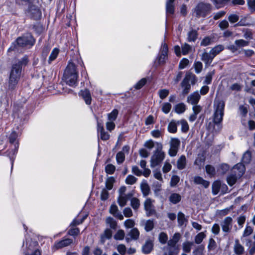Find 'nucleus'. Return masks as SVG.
Returning a JSON list of instances; mask_svg holds the SVG:
<instances>
[{"label": "nucleus", "instance_id": "obj_42", "mask_svg": "<svg viewBox=\"0 0 255 255\" xmlns=\"http://www.w3.org/2000/svg\"><path fill=\"white\" fill-rule=\"evenodd\" d=\"M197 32L195 30H192L188 32V41L189 42H194L197 38Z\"/></svg>", "mask_w": 255, "mask_h": 255}, {"label": "nucleus", "instance_id": "obj_52", "mask_svg": "<svg viewBox=\"0 0 255 255\" xmlns=\"http://www.w3.org/2000/svg\"><path fill=\"white\" fill-rule=\"evenodd\" d=\"M172 106L169 103L166 102L163 103L161 110L165 114H167L171 110Z\"/></svg>", "mask_w": 255, "mask_h": 255}, {"label": "nucleus", "instance_id": "obj_55", "mask_svg": "<svg viewBox=\"0 0 255 255\" xmlns=\"http://www.w3.org/2000/svg\"><path fill=\"white\" fill-rule=\"evenodd\" d=\"M125 236V232L123 230H119L114 235V239L116 240H122Z\"/></svg>", "mask_w": 255, "mask_h": 255}, {"label": "nucleus", "instance_id": "obj_36", "mask_svg": "<svg viewBox=\"0 0 255 255\" xmlns=\"http://www.w3.org/2000/svg\"><path fill=\"white\" fill-rule=\"evenodd\" d=\"M158 239L161 244L165 245L168 242V237L166 233L162 232L159 234Z\"/></svg>", "mask_w": 255, "mask_h": 255}, {"label": "nucleus", "instance_id": "obj_59", "mask_svg": "<svg viewBox=\"0 0 255 255\" xmlns=\"http://www.w3.org/2000/svg\"><path fill=\"white\" fill-rule=\"evenodd\" d=\"M181 49L182 54L183 55H186L191 49V47L188 44L185 43L184 44L182 45Z\"/></svg>", "mask_w": 255, "mask_h": 255}, {"label": "nucleus", "instance_id": "obj_17", "mask_svg": "<svg viewBox=\"0 0 255 255\" xmlns=\"http://www.w3.org/2000/svg\"><path fill=\"white\" fill-rule=\"evenodd\" d=\"M73 242L72 239H65L55 244L54 247L56 249H58L65 247H67L71 245Z\"/></svg>", "mask_w": 255, "mask_h": 255}, {"label": "nucleus", "instance_id": "obj_2", "mask_svg": "<svg viewBox=\"0 0 255 255\" xmlns=\"http://www.w3.org/2000/svg\"><path fill=\"white\" fill-rule=\"evenodd\" d=\"M181 238V234L175 233L168 241L167 245L162 248L163 255H177L180 250L177 244Z\"/></svg>", "mask_w": 255, "mask_h": 255}, {"label": "nucleus", "instance_id": "obj_3", "mask_svg": "<svg viewBox=\"0 0 255 255\" xmlns=\"http://www.w3.org/2000/svg\"><path fill=\"white\" fill-rule=\"evenodd\" d=\"M78 72L75 65L69 62L64 73L63 80L71 87H75L77 85Z\"/></svg>", "mask_w": 255, "mask_h": 255}, {"label": "nucleus", "instance_id": "obj_31", "mask_svg": "<svg viewBox=\"0 0 255 255\" xmlns=\"http://www.w3.org/2000/svg\"><path fill=\"white\" fill-rule=\"evenodd\" d=\"M19 78H16L15 76H10L8 83V89L13 90L18 81Z\"/></svg>", "mask_w": 255, "mask_h": 255}, {"label": "nucleus", "instance_id": "obj_11", "mask_svg": "<svg viewBox=\"0 0 255 255\" xmlns=\"http://www.w3.org/2000/svg\"><path fill=\"white\" fill-rule=\"evenodd\" d=\"M26 12L32 19L35 20L39 19L41 17V12L39 8L32 3L28 7Z\"/></svg>", "mask_w": 255, "mask_h": 255}, {"label": "nucleus", "instance_id": "obj_57", "mask_svg": "<svg viewBox=\"0 0 255 255\" xmlns=\"http://www.w3.org/2000/svg\"><path fill=\"white\" fill-rule=\"evenodd\" d=\"M116 170V167L112 164H108L105 167V171L107 174H113Z\"/></svg>", "mask_w": 255, "mask_h": 255}, {"label": "nucleus", "instance_id": "obj_45", "mask_svg": "<svg viewBox=\"0 0 255 255\" xmlns=\"http://www.w3.org/2000/svg\"><path fill=\"white\" fill-rule=\"evenodd\" d=\"M179 122V125L181 126V131L184 133L187 132L189 130V126L187 122V121L185 120H181L180 121H178Z\"/></svg>", "mask_w": 255, "mask_h": 255}, {"label": "nucleus", "instance_id": "obj_26", "mask_svg": "<svg viewBox=\"0 0 255 255\" xmlns=\"http://www.w3.org/2000/svg\"><path fill=\"white\" fill-rule=\"evenodd\" d=\"M186 165V158L185 155H181L177 161V167L179 170L183 169Z\"/></svg>", "mask_w": 255, "mask_h": 255}, {"label": "nucleus", "instance_id": "obj_20", "mask_svg": "<svg viewBox=\"0 0 255 255\" xmlns=\"http://www.w3.org/2000/svg\"><path fill=\"white\" fill-rule=\"evenodd\" d=\"M153 243L152 241L147 240L143 245L142 248V252L145 254L150 253L153 249Z\"/></svg>", "mask_w": 255, "mask_h": 255}, {"label": "nucleus", "instance_id": "obj_14", "mask_svg": "<svg viewBox=\"0 0 255 255\" xmlns=\"http://www.w3.org/2000/svg\"><path fill=\"white\" fill-rule=\"evenodd\" d=\"M139 236V232L137 228L132 229L128 234L126 240L127 242H129L131 240H136Z\"/></svg>", "mask_w": 255, "mask_h": 255}, {"label": "nucleus", "instance_id": "obj_35", "mask_svg": "<svg viewBox=\"0 0 255 255\" xmlns=\"http://www.w3.org/2000/svg\"><path fill=\"white\" fill-rule=\"evenodd\" d=\"M181 196L177 193L171 194L169 198L170 202L174 204L179 203L181 201Z\"/></svg>", "mask_w": 255, "mask_h": 255}, {"label": "nucleus", "instance_id": "obj_21", "mask_svg": "<svg viewBox=\"0 0 255 255\" xmlns=\"http://www.w3.org/2000/svg\"><path fill=\"white\" fill-rule=\"evenodd\" d=\"M194 182L196 184L203 186L205 188H208L210 185V182L209 181L204 180L202 177L198 176L194 177Z\"/></svg>", "mask_w": 255, "mask_h": 255}, {"label": "nucleus", "instance_id": "obj_25", "mask_svg": "<svg viewBox=\"0 0 255 255\" xmlns=\"http://www.w3.org/2000/svg\"><path fill=\"white\" fill-rule=\"evenodd\" d=\"M131 193H128L127 195H120L118 198V203L121 207L125 206L128 199L132 196Z\"/></svg>", "mask_w": 255, "mask_h": 255}, {"label": "nucleus", "instance_id": "obj_51", "mask_svg": "<svg viewBox=\"0 0 255 255\" xmlns=\"http://www.w3.org/2000/svg\"><path fill=\"white\" fill-rule=\"evenodd\" d=\"M251 160V153L249 151H246L242 157V162L244 164H248Z\"/></svg>", "mask_w": 255, "mask_h": 255}, {"label": "nucleus", "instance_id": "obj_7", "mask_svg": "<svg viewBox=\"0 0 255 255\" xmlns=\"http://www.w3.org/2000/svg\"><path fill=\"white\" fill-rule=\"evenodd\" d=\"M162 146L158 144V148L154 151L151 157L150 164L151 167H155L159 165L165 158V153L162 150Z\"/></svg>", "mask_w": 255, "mask_h": 255}, {"label": "nucleus", "instance_id": "obj_44", "mask_svg": "<svg viewBox=\"0 0 255 255\" xmlns=\"http://www.w3.org/2000/svg\"><path fill=\"white\" fill-rule=\"evenodd\" d=\"M205 160V157L203 154H199L194 161V164L199 167L202 166Z\"/></svg>", "mask_w": 255, "mask_h": 255}, {"label": "nucleus", "instance_id": "obj_43", "mask_svg": "<svg viewBox=\"0 0 255 255\" xmlns=\"http://www.w3.org/2000/svg\"><path fill=\"white\" fill-rule=\"evenodd\" d=\"M115 178L113 177H109L106 181V187L107 189L111 190L113 188V184L115 182Z\"/></svg>", "mask_w": 255, "mask_h": 255}, {"label": "nucleus", "instance_id": "obj_41", "mask_svg": "<svg viewBox=\"0 0 255 255\" xmlns=\"http://www.w3.org/2000/svg\"><path fill=\"white\" fill-rule=\"evenodd\" d=\"M106 224L109 225L112 229L116 230L117 227V222L114 218L109 217L106 219Z\"/></svg>", "mask_w": 255, "mask_h": 255}, {"label": "nucleus", "instance_id": "obj_6", "mask_svg": "<svg viewBox=\"0 0 255 255\" xmlns=\"http://www.w3.org/2000/svg\"><path fill=\"white\" fill-rule=\"evenodd\" d=\"M28 61L27 56H23L21 60L14 63L12 66V68L10 76H15L16 78H19L20 77L22 67L25 66Z\"/></svg>", "mask_w": 255, "mask_h": 255}, {"label": "nucleus", "instance_id": "obj_62", "mask_svg": "<svg viewBox=\"0 0 255 255\" xmlns=\"http://www.w3.org/2000/svg\"><path fill=\"white\" fill-rule=\"evenodd\" d=\"M235 44H236L239 48L248 46L249 42L243 39H239L236 40L235 41Z\"/></svg>", "mask_w": 255, "mask_h": 255}, {"label": "nucleus", "instance_id": "obj_50", "mask_svg": "<svg viewBox=\"0 0 255 255\" xmlns=\"http://www.w3.org/2000/svg\"><path fill=\"white\" fill-rule=\"evenodd\" d=\"M59 53L58 49L55 48L52 51L48 59V62L50 63L52 61L55 60Z\"/></svg>", "mask_w": 255, "mask_h": 255}, {"label": "nucleus", "instance_id": "obj_15", "mask_svg": "<svg viewBox=\"0 0 255 255\" xmlns=\"http://www.w3.org/2000/svg\"><path fill=\"white\" fill-rule=\"evenodd\" d=\"M200 97V95L198 91L194 92L188 97L187 102L193 105H196L198 103Z\"/></svg>", "mask_w": 255, "mask_h": 255}, {"label": "nucleus", "instance_id": "obj_8", "mask_svg": "<svg viewBox=\"0 0 255 255\" xmlns=\"http://www.w3.org/2000/svg\"><path fill=\"white\" fill-rule=\"evenodd\" d=\"M211 9L210 4L200 2L194 8V12L198 17H205L210 12Z\"/></svg>", "mask_w": 255, "mask_h": 255}, {"label": "nucleus", "instance_id": "obj_46", "mask_svg": "<svg viewBox=\"0 0 255 255\" xmlns=\"http://www.w3.org/2000/svg\"><path fill=\"white\" fill-rule=\"evenodd\" d=\"M206 234L204 232H200L195 237V243L197 244H200L203 240L206 238Z\"/></svg>", "mask_w": 255, "mask_h": 255}, {"label": "nucleus", "instance_id": "obj_61", "mask_svg": "<svg viewBox=\"0 0 255 255\" xmlns=\"http://www.w3.org/2000/svg\"><path fill=\"white\" fill-rule=\"evenodd\" d=\"M154 228V223L153 221L151 220H148L146 221L144 229L146 232H149L151 231Z\"/></svg>", "mask_w": 255, "mask_h": 255}, {"label": "nucleus", "instance_id": "obj_23", "mask_svg": "<svg viewBox=\"0 0 255 255\" xmlns=\"http://www.w3.org/2000/svg\"><path fill=\"white\" fill-rule=\"evenodd\" d=\"M194 182L196 184L203 186L205 188H208L210 185V182L209 181L204 180L202 177L198 176L194 177Z\"/></svg>", "mask_w": 255, "mask_h": 255}, {"label": "nucleus", "instance_id": "obj_12", "mask_svg": "<svg viewBox=\"0 0 255 255\" xmlns=\"http://www.w3.org/2000/svg\"><path fill=\"white\" fill-rule=\"evenodd\" d=\"M233 226V219L231 217H226L221 222L222 230L226 234L230 232Z\"/></svg>", "mask_w": 255, "mask_h": 255}, {"label": "nucleus", "instance_id": "obj_28", "mask_svg": "<svg viewBox=\"0 0 255 255\" xmlns=\"http://www.w3.org/2000/svg\"><path fill=\"white\" fill-rule=\"evenodd\" d=\"M234 252L238 255H241L244 253V247L240 244L238 240H236L234 247Z\"/></svg>", "mask_w": 255, "mask_h": 255}, {"label": "nucleus", "instance_id": "obj_33", "mask_svg": "<svg viewBox=\"0 0 255 255\" xmlns=\"http://www.w3.org/2000/svg\"><path fill=\"white\" fill-rule=\"evenodd\" d=\"M140 188L144 196H146L149 194L150 189L146 181H143L141 182Z\"/></svg>", "mask_w": 255, "mask_h": 255}, {"label": "nucleus", "instance_id": "obj_10", "mask_svg": "<svg viewBox=\"0 0 255 255\" xmlns=\"http://www.w3.org/2000/svg\"><path fill=\"white\" fill-rule=\"evenodd\" d=\"M170 148L168 150V154L171 157L176 155L180 145V140L176 137H172L170 139Z\"/></svg>", "mask_w": 255, "mask_h": 255}, {"label": "nucleus", "instance_id": "obj_29", "mask_svg": "<svg viewBox=\"0 0 255 255\" xmlns=\"http://www.w3.org/2000/svg\"><path fill=\"white\" fill-rule=\"evenodd\" d=\"M175 0H167L166 3V11L167 13L173 14L174 12V2Z\"/></svg>", "mask_w": 255, "mask_h": 255}, {"label": "nucleus", "instance_id": "obj_64", "mask_svg": "<svg viewBox=\"0 0 255 255\" xmlns=\"http://www.w3.org/2000/svg\"><path fill=\"white\" fill-rule=\"evenodd\" d=\"M82 255H96V249L90 252V248L88 246L85 247L83 249Z\"/></svg>", "mask_w": 255, "mask_h": 255}, {"label": "nucleus", "instance_id": "obj_60", "mask_svg": "<svg viewBox=\"0 0 255 255\" xmlns=\"http://www.w3.org/2000/svg\"><path fill=\"white\" fill-rule=\"evenodd\" d=\"M130 204L134 210H137L140 205L139 201L136 198H132L130 201Z\"/></svg>", "mask_w": 255, "mask_h": 255}, {"label": "nucleus", "instance_id": "obj_1", "mask_svg": "<svg viewBox=\"0 0 255 255\" xmlns=\"http://www.w3.org/2000/svg\"><path fill=\"white\" fill-rule=\"evenodd\" d=\"M35 40L30 33L18 37L8 49V52L19 51L20 47L30 48L35 44Z\"/></svg>", "mask_w": 255, "mask_h": 255}, {"label": "nucleus", "instance_id": "obj_48", "mask_svg": "<svg viewBox=\"0 0 255 255\" xmlns=\"http://www.w3.org/2000/svg\"><path fill=\"white\" fill-rule=\"evenodd\" d=\"M119 111L117 109H114L108 115V120L110 121H115L118 115Z\"/></svg>", "mask_w": 255, "mask_h": 255}, {"label": "nucleus", "instance_id": "obj_19", "mask_svg": "<svg viewBox=\"0 0 255 255\" xmlns=\"http://www.w3.org/2000/svg\"><path fill=\"white\" fill-rule=\"evenodd\" d=\"M179 125L178 121L171 120L167 126V130L171 133H175L177 131V126Z\"/></svg>", "mask_w": 255, "mask_h": 255}, {"label": "nucleus", "instance_id": "obj_34", "mask_svg": "<svg viewBox=\"0 0 255 255\" xmlns=\"http://www.w3.org/2000/svg\"><path fill=\"white\" fill-rule=\"evenodd\" d=\"M29 244V241L26 240V246L28 248V251L25 254L26 255H41V253H40V251L37 249L34 250L33 252L31 253L30 251L32 250V245H31V244Z\"/></svg>", "mask_w": 255, "mask_h": 255}, {"label": "nucleus", "instance_id": "obj_27", "mask_svg": "<svg viewBox=\"0 0 255 255\" xmlns=\"http://www.w3.org/2000/svg\"><path fill=\"white\" fill-rule=\"evenodd\" d=\"M112 236V232L110 229H106L104 233L101 236L100 241L102 244H104L106 240H109Z\"/></svg>", "mask_w": 255, "mask_h": 255}, {"label": "nucleus", "instance_id": "obj_47", "mask_svg": "<svg viewBox=\"0 0 255 255\" xmlns=\"http://www.w3.org/2000/svg\"><path fill=\"white\" fill-rule=\"evenodd\" d=\"M177 221L178 225L182 226L184 225L186 221L185 217V215L181 212H179L177 215Z\"/></svg>", "mask_w": 255, "mask_h": 255}, {"label": "nucleus", "instance_id": "obj_56", "mask_svg": "<svg viewBox=\"0 0 255 255\" xmlns=\"http://www.w3.org/2000/svg\"><path fill=\"white\" fill-rule=\"evenodd\" d=\"M230 166L227 164L223 163L221 164L218 168V171L221 174H224L226 173L229 169Z\"/></svg>", "mask_w": 255, "mask_h": 255}, {"label": "nucleus", "instance_id": "obj_4", "mask_svg": "<svg viewBox=\"0 0 255 255\" xmlns=\"http://www.w3.org/2000/svg\"><path fill=\"white\" fill-rule=\"evenodd\" d=\"M245 170V165L243 163H239L235 165L232 169L231 173L227 178L228 184L230 186L234 185L237 179L244 174Z\"/></svg>", "mask_w": 255, "mask_h": 255}, {"label": "nucleus", "instance_id": "obj_58", "mask_svg": "<svg viewBox=\"0 0 255 255\" xmlns=\"http://www.w3.org/2000/svg\"><path fill=\"white\" fill-rule=\"evenodd\" d=\"M137 181V178L131 175H128L125 180L126 184L129 185H132L134 184Z\"/></svg>", "mask_w": 255, "mask_h": 255}, {"label": "nucleus", "instance_id": "obj_53", "mask_svg": "<svg viewBox=\"0 0 255 255\" xmlns=\"http://www.w3.org/2000/svg\"><path fill=\"white\" fill-rule=\"evenodd\" d=\"M193 245V242H185L183 244V250L185 253H189L191 251V247Z\"/></svg>", "mask_w": 255, "mask_h": 255}, {"label": "nucleus", "instance_id": "obj_5", "mask_svg": "<svg viewBox=\"0 0 255 255\" xmlns=\"http://www.w3.org/2000/svg\"><path fill=\"white\" fill-rule=\"evenodd\" d=\"M225 102L223 100H216L214 104V113L213 122L215 124H220L223 121L224 115Z\"/></svg>", "mask_w": 255, "mask_h": 255}, {"label": "nucleus", "instance_id": "obj_32", "mask_svg": "<svg viewBox=\"0 0 255 255\" xmlns=\"http://www.w3.org/2000/svg\"><path fill=\"white\" fill-rule=\"evenodd\" d=\"M221 183L219 181H215L213 182L212 187V193L216 195L218 194L220 190Z\"/></svg>", "mask_w": 255, "mask_h": 255}, {"label": "nucleus", "instance_id": "obj_30", "mask_svg": "<svg viewBox=\"0 0 255 255\" xmlns=\"http://www.w3.org/2000/svg\"><path fill=\"white\" fill-rule=\"evenodd\" d=\"M100 138L103 140H107L110 138V134L106 131L103 127L98 126Z\"/></svg>", "mask_w": 255, "mask_h": 255}, {"label": "nucleus", "instance_id": "obj_13", "mask_svg": "<svg viewBox=\"0 0 255 255\" xmlns=\"http://www.w3.org/2000/svg\"><path fill=\"white\" fill-rule=\"evenodd\" d=\"M144 209L146 211L147 216H150L155 213L150 199H147L145 200L144 202Z\"/></svg>", "mask_w": 255, "mask_h": 255}, {"label": "nucleus", "instance_id": "obj_9", "mask_svg": "<svg viewBox=\"0 0 255 255\" xmlns=\"http://www.w3.org/2000/svg\"><path fill=\"white\" fill-rule=\"evenodd\" d=\"M195 79V76L194 75L191 74H187L186 75L181 84V86L183 88V94H187L189 93L191 88L190 82L193 84H194Z\"/></svg>", "mask_w": 255, "mask_h": 255}, {"label": "nucleus", "instance_id": "obj_16", "mask_svg": "<svg viewBox=\"0 0 255 255\" xmlns=\"http://www.w3.org/2000/svg\"><path fill=\"white\" fill-rule=\"evenodd\" d=\"M214 57L210 52L209 53L205 52L202 54L201 59L205 63L206 66H208L211 64Z\"/></svg>", "mask_w": 255, "mask_h": 255}, {"label": "nucleus", "instance_id": "obj_40", "mask_svg": "<svg viewBox=\"0 0 255 255\" xmlns=\"http://www.w3.org/2000/svg\"><path fill=\"white\" fill-rule=\"evenodd\" d=\"M174 110L176 113L178 114H182L186 110V106L183 103L178 104L175 105Z\"/></svg>", "mask_w": 255, "mask_h": 255}, {"label": "nucleus", "instance_id": "obj_37", "mask_svg": "<svg viewBox=\"0 0 255 255\" xmlns=\"http://www.w3.org/2000/svg\"><path fill=\"white\" fill-rule=\"evenodd\" d=\"M167 57V55H162V53L159 54L157 57L155 61V64L156 66L157 65L163 64L165 62V60Z\"/></svg>", "mask_w": 255, "mask_h": 255}, {"label": "nucleus", "instance_id": "obj_39", "mask_svg": "<svg viewBox=\"0 0 255 255\" xmlns=\"http://www.w3.org/2000/svg\"><path fill=\"white\" fill-rule=\"evenodd\" d=\"M224 49V46L222 45H218L213 48L210 52L212 54V55L215 57L217 54H218L220 52L222 51Z\"/></svg>", "mask_w": 255, "mask_h": 255}, {"label": "nucleus", "instance_id": "obj_54", "mask_svg": "<svg viewBox=\"0 0 255 255\" xmlns=\"http://www.w3.org/2000/svg\"><path fill=\"white\" fill-rule=\"evenodd\" d=\"M125 159V153L123 151H120L116 155V160L118 164L122 163Z\"/></svg>", "mask_w": 255, "mask_h": 255}, {"label": "nucleus", "instance_id": "obj_18", "mask_svg": "<svg viewBox=\"0 0 255 255\" xmlns=\"http://www.w3.org/2000/svg\"><path fill=\"white\" fill-rule=\"evenodd\" d=\"M80 95L84 100L87 105L91 104L92 99L89 91L87 89H85L84 90H81L80 92Z\"/></svg>", "mask_w": 255, "mask_h": 255}, {"label": "nucleus", "instance_id": "obj_22", "mask_svg": "<svg viewBox=\"0 0 255 255\" xmlns=\"http://www.w3.org/2000/svg\"><path fill=\"white\" fill-rule=\"evenodd\" d=\"M194 182L196 184L203 186L205 188H208L210 185V182L209 181L204 180L202 177L198 176L194 177Z\"/></svg>", "mask_w": 255, "mask_h": 255}, {"label": "nucleus", "instance_id": "obj_24", "mask_svg": "<svg viewBox=\"0 0 255 255\" xmlns=\"http://www.w3.org/2000/svg\"><path fill=\"white\" fill-rule=\"evenodd\" d=\"M87 216L88 215L87 214L83 215L82 214L80 213L77 216V217L74 220H73V221L71 223L70 226H76L82 223V222L86 219Z\"/></svg>", "mask_w": 255, "mask_h": 255}, {"label": "nucleus", "instance_id": "obj_63", "mask_svg": "<svg viewBox=\"0 0 255 255\" xmlns=\"http://www.w3.org/2000/svg\"><path fill=\"white\" fill-rule=\"evenodd\" d=\"M195 72L197 74L200 73L202 70L203 65L200 61L195 62L194 64Z\"/></svg>", "mask_w": 255, "mask_h": 255}, {"label": "nucleus", "instance_id": "obj_49", "mask_svg": "<svg viewBox=\"0 0 255 255\" xmlns=\"http://www.w3.org/2000/svg\"><path fill=\"white\" fill-rule=\"evenodd\" d=\"M146 78H142L134 85V87L136 90H139L146 84Z\"/></svg>", "mask_w": 255, "mask_h": 255}, {"label": "nucleus", "instance_id": "obj_38", "mask_svg": "<svg viewBox=\"0 0 255 255\" xmlns=\"http://www.w3.org/2000/svg\"><path fill=\"white\" fill-rule=\"evenodd\" d=\"M205 170L207 174L210 177H214L216 175V171L215 167L211 165H207L205 166Z\"/></svg>", "mask_w": 255, "mask_h": 255}]
</instances>
